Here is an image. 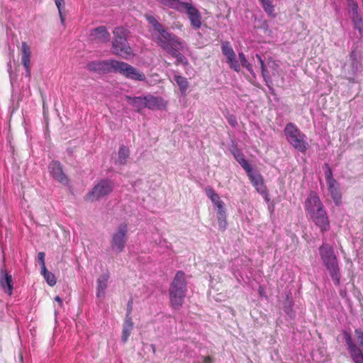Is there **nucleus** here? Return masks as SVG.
<instances>
[{"instance_id":"obj_1","label":"nucleus","mask_w":363,"mask_h":363,"mask_svg":"<svg viewBox=\"0 0 363 363\" xmlns=\"http://www.w3.org/2000/svg\"><path fill=\"white\" fill-rule=\"evenodd\" d=\"M145 18L152 27V38L158 46L176 59V65H186L188 60L180 52L184 49V42L174 33L168 32L153 15L146 14Z\"/></svg>"},{"instance_id":"obj_2","label":"nucleus","mask_w":363,"mask_h":363,"mask_svg":"<svg viewBox=\"0 0 363 363\" xmlns=\"http://www.w3.org/2000/svg\"><path fill=\"white\" fill-rule=\"evenodd\" d=\"M305 208L311 219L322 233L330 230V221L324 206L315 192H311L305 202Z\"/></svg>"},{"instance_id":"obj_3","label":"nucleus","mask_w":363,"mask_h":363,"mask_svg":"<svg viewBox=\"0 0 363 363\" xmlns=\"http://www.w3.org/2000/svg\"><path fill=\"white\" fill-rule=\"evenodd\" d=\"M318 251L321 261L332 278L333 283L335 285L338 286L340 283V272L337 258L333 247L329 244L323 243L320 246Z\"/></svg>"},{"instance_id":"obj_4","label":"nucleus","mask_w":363,"mask_h":363,"mask_svg":"<svg viewBox=\"0 0 363 363\" xmlns=\"http://www.w3.org/2000/svg\"><path fill=\"white\" fill-rule=\"evenodd\" d=\"M186 292L185 274L182 271H178L169 289L170 304L174 309L179 310L182 306Z\"/></svg>"},{"instance_id":"obj_5","label":"nucleus","mask_w":363,"mask_h":363,"mask_svg":"<svg viewBox=\"0 0 363 363\" xmlns=\"http://www.w3.org/2000/svg\"><path fill=\"white\" fill-rule=\"evenodd\" d=\"M284 134L287 142L298 152L304 153L309 148L306 135L295 123H288L284 129Z\"/></svg>"},{"instance_id":"obj_6","label":"nucleus","mask_w":363,"mask_h":363,"mask_svg":"<svg viewBox=\"0 0 363 363\" xmlns=\"http://www.w3.org/2000/svg\"><path fill=\"white\" fill-rule=\"evenodd\" d=\"M113 33V53L128 58L132 54V50L127 40L128 30L123 27H116Z\"/></svg>"},{"instance_id":"obj_7","label":"nucleus","mask_w":363,"mask_h":363,"mask_svg":"<svg viewBox=\"0 0 363 363\" xmlns=\"http://www.w3.org/2000/svg\"><path fill=\"white\" fill-rule=\"evenodd\" d=\"M354 333L357 341L362 350L357 347L348 333H345L344 334L345 344L354 363H363V330L360 328H357L355 329Z\"/></svg>"},{"instance_id":"obj_8","label":"nucleus","mask_w":363,"mask_h":363,"mask_svg":"<svg viewBox=\"0 0 363 363\" xmlns=\"http://www.w3.org/2000/svg\"><path fill=\"white\" fill-rule=\"evenodd\" d=\"M113 189V184L110 179H101L86 195L87 201L99 200L109 194Z\"/></svg>"},{"instance_id":"obj_9","label":"nucleus","mask_w":363,"mask_h":363,"mask_svg":"<svg viewBox=\"0 0 363 363\" xmlns=\"http://www.w3.org/2000/svg\"><path fill=\"white\" fill-rule=\"evenodd\" d=\"M128 225L121 223L111 237V245L113 251L121 252L124 250L127 241Z\"/></svg>"},{"instance_id":"obj_10","label":"nucleus","mask_w":363,"mask_h":363,"mask_svg":"<svg viewBox=\"0 0 363 363\" xmlns=\"http://www.w3.org/2000/svg\"><path fill=\"white\" fill-rule=\"evenodd\" d=\"M115 73H119L125 78L134 81L143 82L146 79L143 72H140L135 67L124 62H117Z\"/></svg>"},{"instance_id":"obj_11","label":"nucleus","mask_w":363,"mask_h":363,"mask_svg":"<svg viewBox=\"0 0 363 363\" xmlns=\"http://www.w3.org/2000/svg\"><path fill=\"white\" fill-rule=\"evenodd\" d=\"M115 73H119L125 78L134 81L143 82L146 79L143 72H140L135 67L124 62H117Z\"/></svg>"},{"instance_id":"obj_12","label":"nucleus","mask_w":363,"mask_h":363,"mask_svg":"<svg viewBox=\"0 0 363 363\" xmlns=\"http://www.w3.org/2000/svg\"><path fill=\"white\" fill-rule=\"evenodd\" d=\"M117 62L115 60L92 61L87 63L86 69L97 74L115 73Z\"/></svg>"},{"instance_id":"obj_13","label":"nucleus","mask_w":363,"mask_h":363,"mask_svg":"<svg viewBox=\"0 0 363 363\" xmlns=\"http://www.w3.org/2000/svg\"><path fill=\"white\" fill-rule=\"evenodd\" d=\"M179 12H186L189 18L191 26L195 29L201 26V15L199 10L191 3L185 2Z\"/></svg>"},{"instance_id":"obj_14","label":"nucleus","mask_w":363,"mask_h":363,"mask_svg":"<svg viewBox=\"0 0 363 363\" xmlns=\"http://www.w3.org/2000/svg\"><path fill=\"white\" fill-rule=\"evenodd\" d=\"M221 50L223 55L226 57V62L230 67L238 72L240 70V65L236 58V55L233 50L230 42L224 41L221 44Z\"/></svg>"},{"instance_id":"obj_15","label":"nucleus","mask_w":363,"mask_h":363,"mask_svg":"<svg viewBox=\"0 0 363 363\" xmlns=\"http://www.w3.org/2000/svg\"><path fill=\"white\" fill-rule=\"evenodd\" d=\"M0 286L3 291L11 296L13 290V281L11 272L3 265L0 267Z\"/></svg>"},{"instance_id":"obj_16","label":"nucleus","mask_w":363,"mask_h":363,"mask_svg":"<svg viewBox=\"0 0 363 363\" xmlns=\"http://www.w3.org/2000/svg\"><path fill=\"white\" fill-rule=\"evenodd\" d=\"M52 177L62 184H68V178L62 172L61 164L57 161H52L48 167Z\"/></svg>"},{"instance_id":"obj_17","label":"nucleus","mask_w":363,"mask_h":363,"mask_svg":"<svg viewBox=\"0 0 363 363\" xmlns=\"http://www.w3.org/2000/svg\"><path fill=\"white\" fill-rule=\"evenodd\" d=\"M21 62L26 69L25 76L26 77H30V63L31 50L29 45L26 42L21 43Z\"/></svg>"},{"instance_id":"obj_18","label":"nucleus","mask_w":363,"mask_h":363,"mask_svg":"<svg viewBox=\"0 0 363 363\" xmlns=\"http://www.w3.org/2000/svg\"><path fill=\"white\" fill-rule=\"evenodd\" d=\"M167 106L166 101L160 96L146 95V108L150 110H162Z\"/></svg>"},{"instance_id":"obj_19","label":"nucleus","mask_w":363,"mask_h":363,"mask_svg":"<svg viewBox=\"0 0 363 363\" xmlns=\"http://www.w3.org/2000/svg\"><path fill=\"white\" fill-rule=\"evenodd\" d=\"M247 174L257 191L262 194H265L266 187L264 184L261 174L257 171L254 169Z\"/></svg>"},{"instance_id":"obj_20","label":"nucleus","mask_w":363,"mask_h":363,"mask_svg":"<svg viewBox=\"0 0 363 363\" xmlns=\"http://www.w3.org/2000/svg\"><path fill=\"white\" fill-rule=\"evenodd\" d=\"M90 38L92 40L106 43L110 40V34L105 26H99L91 31Z\"/></svg>"},{"instance_id":"obj_21","label":"nucleus","mask_w":363,"mask_h":363,"mask_svg":"<svg viewBox=\"0 0 363 363\" xmlns=\"http://www.w3.org/2000/svg\"><path fill=\"white\" fill-rule=\"evenodd\" d=\"M328 191L336 206L342 203V194L340 191V184L336 180L327 182Z\"/></svg>"},{"instance_id":"obj_22","label":"nucleus","mask_w":363,"mask_h":363,"mask_svg":"<svg viewBox=\"0 0 363 363\" xmlns=\"http://www.w3.org/2000/svg\"><path fill=\"white\" fill-rule=\"evenodd\" d=\"M348 6V12L351 15L353 23L356 28L360 29L359 25L362 23V18L358 13V5L356 0H347Z\"/></svg>"},{"instance_id":"obj_23","label":"nucleus","mask_w":363,"mask_h":363,"mask_svg":"<svg viewBox=\"0 0 363 363\" xmlns=\"http://www.w3.org/2000/svg\"><path fill=\"white\" fill-rule=\"evenodd\" d=\"M109 273L108 272L102 274L96 280V296L98 298H104L108 287V281L109 279Z\"/></svg>"},{"instance_id":"obj_24","label":"nucleus","mask_w":363,"mask_h":363,"mask_svg":"<svg viewBox=\"0 0 363 363\" xmlns=\"http://www.w3.org/2000/svg\"><path fill=\"white\" fill-rule=\"evenodd\" d=\"M351 61V77H348L350 82H354V76L359 71H361L362 67L360 62L357 58V55L354 51L352 52L350 55Z\"/></svg>"},{"instance_id":"obj_25","label":"nucleus","mask_w":363,"mask_h":363,"mask_svg":"<svg viewBox=\"0 0 363 363\" xmlns=\"http://www.w3.org/2000/svg\"><path fill=\"white\" fill-rule=\"evenodd\" d=\"M129 104L136 108L138 111L146 108V96H126Z\"/></svg>"},{"instance_id":"obj_26","label":"nucleus","mask_w":363,"mask_h":363,"mask_svg":"<svg viewBox=\"0 0 363 363\" xmlns=\"http://www.w3.org/2000/svg\"><path fill=\"white\" fill-rule=\"evenodd\" d=\"M164 8L172 9L177 11L181 9L185 2L180 0H155Z\"/></svg>"},{"instance_id":"obj_27","label":"nucleus","mask_w":363,"mask_h":363,"mask_svg":"<svg viewBox=\"0 0 363 363\" xmlns=\"http://www.w3.org/2000/svg\"><path fill=\"white\" fill-rule=\"evenodd\" d=\"M129 155V149L123 145H121L118 150V158L116 160V164L120 165L125 164Z\"/></svg>"},{"instance_id":"obj_28","label":"nucleus","mask_w":363,"mask_h":363,"mask_svg":"<svg viewBox=\"0 0 363 363\" xmlns=\"http://www.w3.org/2000/svg\"><path fill=\"white\" fill-rule=\"evenodd\" d=\"M133 329V323L132 320L125 319L123 325V332L121 340L123 343L126 342L130 333Z\"/></svg>"},{"instance_id":"obj_29","label":"nucleus","mask_w":363,"mask_h":363,"mask_svg":"<svg viewBox=\"0 0 363 363\" xmlns=\"http://www.w3.org/2000/svg\"><path fill=\"white\" fill-rule=\"evenodd\" d=\"M264 12L268 16L274 18L276 13L274 12L275 6L273 4V0H259Z\"/></svg>"},{"instance_id":"obj_30","label":"nucleus","mask_w":363,"mask_h":363,"mask_svg":"<svg viewBox=\"0 0 363 363\" xmlns=\"http://www.w3.org/2000/svg\"><path fill=\"white\" fill-rule=\"evenodd\" d=\"M255 57L257 59L260 64L262 75L264 79V81L265 82V84H271L272 79L271 75L269 74V72L268 71L264 64V60L262 59L261 56L259 54H256Z\"/></svg>"},{"instance_id":"obj_31","label":"nucleus","mask_w":363,"mask_h":363,"mask_svg":"<svg viewBox=\"0 0 363 363\" xmlns=\"http://www.w3.org/2000/svg\"><path fill=\"white\" fill-rule=\"evenodd\" d=\"M174 79L179 86L181 92L184 94L189 86V82L187 79L180 75H175Z\"/></svg>"},{"instance_id":"obj_32","label":"nucleus","mask_w":363,"mask_h":363,"mask_svg":"<svg viewBox=\"0 0 363 363\" xmlns=\"http://www.w3.org/2000/svg\"><path fill=\"white\" fill-rule=\"evenodd\" d=\"M41 274H43V277L46 280L47 283L50 286H53L54 285L56 284L55 277V275L52 272H48L47 270V269H45V271H42L41 270Z\"/></svg>"},{"instance_id":"obj_33","label":"nucleus","mask_w":363,"mask_h":363,"mask_svg":"<svg viewBox=\"0 0 363 363\" xmlns=\"http://www.w3.org/2000/svg\"><path fill=\"white\" fill-rule=\"evenodd\" d=\"M218 214V222L219 228L222 230H225L227 227L226 214L225 211L217 212Z\"/></svg>"},{"instance_id":"obj_34","label":"nucleus","mask_w":363,"mask_h":363,"mask_svg":"<svg viewBox=\"0 0 363 363\" xmlns=\"http://www.w3.org/2000/svg\"><path fill=\"white\" fill-rule=\"evenodd\" d=\"M239 59L240 60V63L243 67H245L247 71L250 73L253 72L252 65L247 60L245 55L243 52L238 53Z\"/></svg>"},{"instance_id":"obj_35","label":"nucleus","mask_w":363,"mask_h":363,"mask_svg":"<svg viewBox=\"0 0 363 363\" xmlns=\"http://www.w3.org/2000/svg\"><path fill=\"white\" fill-rule=\"evenodd\" d=\"M323 169L325 172V177L326 179V182H331L335 180L333 178V174L331 168L330 167L328 163H325L323 166Z\"/></svg>"},{"instance_id":"obj_36","label":"nucleus","mask_w":363,"mask_h":363,"mask_svg":"<svg viewBox=\"0 0 363 363\" xmlns=\"http://www.w3.org/2000/svg\"><path fill=\"white\" fill-rule=\"evenodd\" d=\"M230 152H231V153L233 154V155L234 156L235 159L237 160L238 162L245 157V155L242 153V152L240 149L236 147H233L230 150Z\"/></svg>"},{"instance_id":"obj_37","label":"nucleus","mask_w":363,"mask_h":363,"mask_svg":"<svg viewBox=\"0 0 363 363\" xmlns=\"http://www.w3.org/2000/svg\"><path fill=\"white\" fill-rule=\"evenodd\" d=\"M55 5L58 9L61 23L63 24L65 22V17L62 15V9L65 6V0H55Z\"/></svg>"},{"instance_id":"obj_38","label":"nucleus","mask_w":363,"mask_h":363,"mask_svg":"<svg viewBox=\"0 0 363 363\" xmlns=\"http://www.w3.org/2000/svg\"><path fill=\"white\" fill-rule=\"evenodd\" d=\"M238 163L240 164V166L245 169L247 174L250 172L252 170H253L251 165L249 164L248 161L245 159V157L240 160Z\"/></svg>"},{"instance_id":"obj_39","label":"nucleus","mask_w":363,"mask_h":363,"mask_svg":"<svg viewBox=\"0 0 363 363\" xmlns=\"http://www.w3.org/2000/svg\"><path fill=\"white\" fill-rule=\"evenodd\" d=\"M45 255L43 252H40L38 254V262L40 263L41 266V270L45 271Z\"/></svg>"},{"instance_id":"obj_40","label":"nucleus","mask_w":363,"mask_h":363,"mask_svg":"<svg viewBox=\"0 0 363 363\" xmlns=\"http://www.w3.org/2000/svg\"><path fill=\"white\" fill-rule=\"evenodd\" d=\"M133 310V300L130 299L127 304V311L125 319L132 320L131 313Z\"/></svg>"},{"instance_id":"obj_41","label":"nucleus","mask_w":363,"mask_h":363,"mask_svg":"<svg viewBox=\"0 0 363 363\" xmlns=\"http://www.w3.org/2000/svg\"><path fill=\"white\" fill-rule=\"evenodd\" d=\"M226 119H227L228 123L232 127H235L237 125L238 121H237V118H236L235 116H234L233 114H228V116H226Z\"/></svg>"},{"instance_id":"obj_42","label":"nucleus","mask_w":363,"mask_h":363,"mask_svg":"<svg viewBox=\"0 0 363 363\" xmlns=\"http://www.w3.org/2000/svg\"><path fill=\"white\" fill-rule=\"evenodd\" d=\"M213 206L216 208H217V212L224 213V211H225V207H224V203L220 199L219 201H218V202L216 201V203H214Z\"/></svg>"},{"instance_id":"obj_43","label":"nucleus","mask_w":363,"mask_h":363,"mask_svg":"<svg viewBox=\"0 0 363 363\" xmlns=\"http://www.w3.org/2000/svg\"><path fill=\"white\" fill-rule=\"evenodd\" d=\"M213 360L211 357L206 356L201 357L200 360L196 361L194 363H213Z\"/></svg>"},{"instance_id":"obj_44","label":"nucleus","mask_w":363,"mask_h":363,"mask_svg":"<svg viewBox=\"0 0 363 363\" xmlns=\"http://www.w3.org/2000/svg\"><path fill=\"white\" fill-rule=\"evenodd\" d=\"M205 193L206 194V196L211 199V197H213V196L215 194H216V193L215 192V191L213 189V188H211V186H207L206 189H205Z\"/></svg>"},{"instance_id":"obj_45","label":"nucleus","mask_w":363,"mask_h":363,"mask_svg":"<svg viewBox=\"0 0 363 363\" xmlns=\"http://www.w3.org/2000/svg\"><path fill=\"white\" fill-rule=\"evenodd\" d=\"M267 86L268 87L269 89V92L272 94V95H274L275 94V91L273 88V84H272V82H271V84H266Z\"/></svg>"},{"instance_id":"obj_46","label":"nucleus","mask_w":363,"mask_h":363,"mask_svg":"<svg viewBox=\"0 0 363 363\" xmlns=\"http://www.w3.org/2000/svg\"><path fill=\"white\" fill-rule=\"evenodd\" d=\"M211 201H212L213 203H216V201L218 202V201H219L220 199L218 196V194H215L213 196V197H211Z\"/></svg>"},{"instance_id":"obj_47","label":"nucleus","mask_w":363,"mask_h":363,"mask_svg":"<svg viewBox=\"0 0 363 363\" xmlns=\"http://www.w3.org/2000/svg\"><path fill=\"white\" fill-rule=\"evenodd\" d=\"M55 300L56 301H57V302L60 303V306L62 304V299L60 298V296H57L55 298Z\"/></svg>"},{"instance_id":"obj_48","label":"nucleus","mask_w":363,"mask_h":363,"mask_svg":"<svg viewBox=\"0 0 363 363\" xmlns=\"http://www.w3.org/2000/svg\"><path fill=\"white\" fill-rule=\"evenodd\" d=\"M259 294H260L261 296H262L263 289H262V287H259Z\"/></svg>"},{"instance_id":"obj_49","label":"nucleus","mask_w":363,"mask_h":363,"mask_svg":"<svg viewBox=\"0 0 363 363\" xmlns=\"http://www.w3.org/2000/svg\"><path fill=\"white\" fill-rule=\"evenodd\" d=\"M345 294H346V293H345V291H341V292H340V295H341L342 296H344L345 295Z\"/></svg>"}]
</instances>
